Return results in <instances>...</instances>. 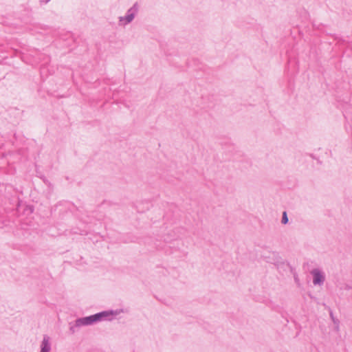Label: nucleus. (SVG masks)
Returning <instances> with one entry per match:
<instances>
[{"instance_id": "1", "label": "nucleus", "mask_w": 352, "mask_h": 352, "mask_svg": "<svg viewBox=\"0 0 352 352\" xmlns=\"http://www.w3.org/2000/svg\"><path fill=\"white\" fill-rule=\"evenodd\" d=\"M116 315L113 311H103L89 316L79 318L75 320L74 324L69 323V330L72 333H74L78 329L82 326L91 325L98 321L107 319L109 317Z\"/></svg>"}, {"instance_id": "2", "label": "nucleus", "mask_w": 352, "mask_h": 352, "mask_svg": "<svg viewBox=\"0 0 352 352\" xmlns=\"http://www.w3.org/2000/svg\"><path fill=\"white\" fill-rule=\"evenodd\" d=\"M138 12V3H135L133 6L127 10L126 16L119 17V21L122 22L125 21V24L130 23L135 18Z\"/></svg>"}, {"instance_id": "3", "label": "nucleus", "mask_w": 352, "mask_h": 352, "mask_svg": "<svg viewBox=\"0 0 352 352\" xmlns=\"http://www.w3.org/2000/svg\"><path fill=\"white\" fill-rule=\"evenodd\" d=\"M311 274L314 276L313 283L316 285H321L324 282V276L318 269H314L311 271Z\"/></svg>"}, {"instance_id": "4", "label": "nucleus", "mask_w": 352, "mask_h": 352, "mask_svg": "<svg viewBox=\"0 0 352 352\" xmlns=\"http://www.w3.org/2000/svg\"><path fill=\"white\" fill-rule=\"evenodd\" d=\"M51 344L50 338L48 336L44 335L41 344V352H50Z\"/></svg>"}, {"instance_id": "5", "label": "nucleus", "mask_w": 352, "mask_h": 352, "mask_svg": "<svg viewBox=\"0 0 352 352\" xmlns=\"http://www.w3.org/2000/svg\"><path fill=\"white\" fill-rule=\"evenodd\" d=\"M288 221H289V220H288L287 212L284 211L283 212L281 223L285 225V224H287L288 223Z\"/></svg>"}, {"instance_id": "6", "label": "nucleus", "mask_w": 352, "mask_h": 352, "mask_svg": "<svg viewBox=\"0 0 352 352\" xmlns=\"http://www.w3.org/2000/svg\"><path fill=\"white\" fill-rule=\"evenodd\" d=\"M330 317L332 319L334 324H336L338 327L339 324V320L338 319H336L333 316V312L330 311Z\"/></svg>"}, {"instance_id": "7", "label": "nucleus", "mask_w": 352, "mask_h": 352, "mask_svg": "<svg viewBox=\"0 0 352 352\" xmlns=\"http://www.w3.org/2000/svg\"><path fill=\"white\" fill-rule=\"evenodd\" d=\"M41 3H47L50 0H39Z\"/></svg>"}]
</instances>
